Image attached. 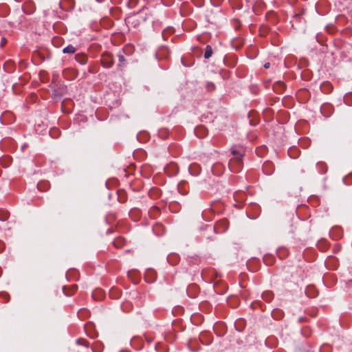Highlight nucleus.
Wrapping results in <instances>:
<instances>
[{"instance_id":"7","label":"nucleus","mask_w":352,"mask_h":352,"mask_svg":"<svg viewBox=\"0 0 352 352\" xmlns=\"http://www.w3.org/2000/svg\"><path fill=\"white\" fill-rule=\"evenodd\" d=\"M195 133L197 137L201 138L206 135L207 130L204 126H199L195 129Z\"/></svg>"},{"instance_id":"21","label":"nucleus","mask_w":352,"mask_h":352,"mask_svg":"<svg viewBox=\"0 0 352 352\" xmlns=\"http://www.w3.org/2000/svg\"><path fill=\"white\" fill-rule=\"evenodd\" d=\"M344 100L346 104L351 106L352 105V94H346L344 98Z\"/></svg>"},{"instance_id":"38","label":"nucleus","mask_w":352,"mask_h":352,"mask_svg":"<svg viewBox=\"0 0 352 352\" xmlns=\"http://www.w3.org/2000/svg\"><path fill=\"white\" fill-rule=\"evenodd\" d=\"M250 124L251 125H255V124H256V122H254L253 120H250Z\"/></svg>"},{"instance_id":"26","label":"nucleus","mask_w":352,"mask_h":352,"mask_svg":"<svg viewBox=\"0 0 352 352\" xmlns=\"http://www.w3.org/2000/svg\"><path fill=\"white\" fill-rule=\"evenodd\" d=\"M76 343L78 344H82V345H84V346L88 347V342L87 340H84V339H81V338L80 339H78L76 340Z\"/></svg>"},{"instance_id":"9","label":"nucleus","mask_w":352,"mask_h":352,"mask_svg":"<svg viewBox=\"0 0 352 352\" xmlns=\"http://www.w3.org/2000/svg\"><path fill=\"white\" fill-rule=\"evenodd\" d=\"M125 239L123 238V237H118V238H116L113 241V245L116 248H122L124 244H125Z\"/></svg>"},{"instance_id":"8","label":"nucleus","mask_w":352,"mask_h":352,"mask_svg":"<svg viewBox=\"0 0 352 352\" xmlns=\"http://www.w3.org/2000/svg\"><path fill=\"white\" fill-rule=\"evenodd\" d=\"M118 200L120 203H125L127 200L126 193L124 190H119L117 192Z\"/></svg>"},{"instance_id":"14","label":"nucleus","mask_w":352,"mask_h":352,"mask_svg":"<svg viewBox=\"0 0 352 352\" xmlns=\"http://www.w3.org/2000/svg\"><path fill=\"white\" fill-rule=\"evenodd\" d=\"M76 49L72 45H69L63 50V52L65 54H74Z\"/></svg>"},{"instance_id":"1","label":"nucleus","mask_w":352,"mask_h":352,"mask_svg":"<svg viewBox=\"0 0 352 352\" xmlns=\"http://www.w3.org/2000/svg\"><path fill=\"white\" fill-rule=\"evenodd\" d=\"M231 153L233 155V157L229 161V168L234 173H239L243 167V154L234 148L231 149Z\"/></svg>"},{"instance_id":"36","label":"nucleus","mask_w":352,"mask_h":352,"mask_svg":"<svg viewBox=\"0 0 352 352\" xmlns=\"http://www.w3.org/2000/svg\"><path fill=\"white\" fill-rule=\"evenodd\" d=\"M55 132L56 133L58 132V130L57 129H52V130H51L50 133L53 136L54 135L53 133H55Z\"/></svg>"},{"instance_id":"34","label":"nucleus","mask_w":352,"mask_h":352,"mask_svg":"<svg viewBox=\"0 0 352 352\" xmlns=\"http://www.w3.org/2000/svg\"><path fill=\"white\" fill-rule=\"evenodd\" d=\"M263 67L265 68V69H268L270 68V63H265L263 65Z\"/></svg>"},{"instance_id":"33","label":"nucleus","mask_w":352,"mask_h":352,"mask_svg":"<svg viewBox=\"0 0 352 352\" xmlns=\"http://www.w3.org/2000/svg\"><path fill=\"white\" fill-rule=\"evenodd\" d=\"M193 344H194V342H190V343L189 344V348L191 349V350H196L194 347H193Z\"/></svg>"},{"instance_id":"35","label":"nucleus","mask_w":352,"mask_h":352,"mask_svg":"<svg viewBox=\"0 0 352 352\" xmlns=\"http://www.w3.org/2000/svg\"><path fill=\"white\" fill-rule=\"evenodd\" d=\"M113 292H114V290H113V289L110 292V295H111V296L112 298H117V296H113Z\"/></svg>"},{"instance_id":"28","label":"nucleus","mask_w":352,"mask_h":352,"mask_svg":"<svg viewBox=\"0 0 352 352\" xmlns=\"http://www.w3.org/2000/svg\"><path fill=\"white\" fill-rule=\"evenodd\" d=\"M118 60H119L118 65L119 66L122 65L125 62V58H124V56L121 55V54L118 55Z\"/></svg>"},{"instance_id":"30","label":"nucleus","mask_w":352,"mask_h":352,"mask_svg":"<svg viewBox=\"0 0 352 352\" xmlns=\"http://www.w3.org/2000/svg\"><path fill=\"white\" fill-rule=\"evenodd\" d=\"M248 3H250V6H254L256 3H259L261 0H246Z\"/></svg>"},{"instance_id":"24","label":"nucleus","mask_w":352,"mask_h":352,"mask_svg":"<svg viewBox=\"0 0 352 352\" xmlns=\"http://www.w3.org/2000/svg\"><path fill=\"white\" fill-rule=\"evenodd\" d=\"M263 261L266 265H270L272 264L274 258L271 256H265Z\"/></svg>"},{"instance_id":"25","label":"nucleus","mask_w":352,"mask_h":352,"mask_svg":"<svg viewBox=\"0 0 352 352\" xmlns=\"http://www.w3.org/2000/svg\"><path fill=\"white\" fill-rule=\"evenodd\" d=\"M131 304L129 302H126L122 304V308L124 311H129L131 309Z\"/></svg>"},{"instance_id":"2","label":"nucleus","mask_w":352,"mask_h":352,"mask_svg":"<svg viewBox=\"0 0 352 352\" xmlns=\"http://www.w3.org/2000/svg\"><path fill=\"white\" fill-rule=\"evenodd\" d=\"M101 63L107 68L112 67L114 63L112 55L109 52L104 53L101 57Z\"/></svg>"},{"instance_id":"20","label":"nucleus","mask_w":352,"mask_h":352,"mask_svg":"<svg viewBox=\"0 0 352 352\" xmlns=\"http://www.w3.org/2000/svg\"><path fill=\"white\" fill-rule=\"evenodd\" d=\"M272 316L276 320H278L279 318H280L283 315V312L278 309L274 310L272 311Z\"/></svg>"},{"instance_id":"12","label":"nucleus","mask_w":352,"mask_h":352,"mask_svg":"<svg viewBox=\"0 0 352 352\" xmlns=\"http://www.w3.org/2000/svg\"><path fill=\"white\" fill-rule=\"evenodd\" d=\"M262 298L266 302H271L274 298V294L271 291H265L262 294Z\"/></svg>"},{"instance_id":"27","label":"nucleus","mask_w":352,"mask_h":352,"mask_svg":"<svg viewBox=\"0 0 352 352\" xmlns=\"http://www.w3.org/2000/svg\"><path fill=\"white\" fill-rule=\"evenodd\" d=\"M206 88L209 91H212L215 89V85L213 82H208Z\"/></svg>"},{"instance_id":"5","label":"nucleus","mask_w":352,"mask_h":352,"mask_svg":"<svg viewBox=\"0 0 352 352\" xmlns=\"http://www.w3.org/2000/svg\"><path fill=\"white\" fill-rule=\"evenodd\" d=\"M188 170L191 175L196 176L199 174L201 171V167L199 164L193 163L190 165Z\"/></svg>"},{"instance_id":"17","label":"nucleus","mask_w":352,"mask_h":352,"mask_svg":"<svg viewBox=\"0 0 352 352\" xmlns=\"http://www.w3.org/2000/svg\"><path fill=\"white\" fill-rule=\"evenodd\" d=\"M9 217V212L6 210H0V220L6 221Z\"/></svg>"},{"instance_id":"11","label":"nucleus","mask_w":352,"mask_h":352,"mask_svg":"<svg viewBox=\"0 0 352 352\" xmlns=\"http://www.w3.org/2000/svg\"><path fill=\"white\" fill-rule=\"evenodd\" d=\"M76 60L81 65H85L87 62V57L84 54H78L75 56Z\"/></svg>"},{"instance_id":"6","label":"nucleus","mask_w":352,"mask_h":352,"mask_svg":"<svg viewBox=\"0 0 352 352\" xmlns=\"http://www.w3.org/2000/svg\"><path fill=\"white\" fill-rule=\"evenodd\" d=\"M263 170L267 175H271L274 170V166L272 162H266L263 166Z\"/></svg>"},{"instance_id":"40","label":"nucleus","mask_w":352,"mask_h":352,"mask_svg":"<svg viewBox=\"0 0 352 352\" xmlns=\"http://www.w3.org/2000/svg\"><path fill=\"white\" fill-rule=\"evenodd\" d=\"M101 292L100 290L96 291V292L93 294V296L94 297L96 293H98V292L99 293V292Z\"/></svg>"},{"instance_id":"39","label":"nucleus","mask_w":352,"mask_h":352,"mask_svg":"<svg viewBox=\"0 0 352 352\" xmlns=\"http://www.w3.org/2000/svg\"><path fill=\"white\" fill-rule=\"evenodd\" d=\"M116 294L113 292V296H116L118 298L120 294H119V292H117V291H116Z\"/></svg>"},{"instance_id":"31","label":"nucleus","mask_w":352,"mask_h":352,"mask_svg":"<svg viewBox=\"0 0 352 352\" xmlns=\"http://www.w3.org/2000/svg\"><path fill=\"white\" fill-rule=\"evenodd\" d=\"M7 43V39L5 37H2L0 42V47H3Z\"/></svg>"},{"instance_id":"41","label":"nucleus","mask_w":352,"mask_h":352,"mask_svg":"<svg viewBox=\"0 0 352 352\" xmlns=\"http://www.w3.org/2000/svg\"><path fill=\"white\" fill-rule=\"evenodd\" d=\"M318 164L320 165V166H325V164L324 163H322V162H319Z\"/></svg>"},{"instance_id":"15","label":"nucleus","mask_w":352,"mask_h":352,"mask_svg":"<svg viewBox=\"0 0 352 352\" xmlns=\"http://www.w3.org/2000/svg\"><path fill=\"white\" fill-rule=\"evenodd\" d=\"M50 186L48 182H41L38 184L37 187L39 190L43 191Z\"/></svg>"},{"instance_id":"42","label":"nucleus","mask_w":352,"mask_h":352,"mask_svg":"<svg viewBox=\"0 0 352 352\" xmlns=\"http://www.w3.org/2000/svg\"><path fill=\"white\" fill-rule=\"evenodd\" d=\"M298 152H293V155L297 157L298 156Z\"/></svg>"},{"instance_id":"23","label":"nucleus","mask_w":352,"mask_h":352,"mask_svg":"<svg viewBox=\"0 0 352 352\" xmlns=\"http://www.w3.org/2000/svg\"><path fill=\"white\" fill-rule=\"evenodd\" d=\"M185 182H180L178 185V190L182 195H186L188 191L184 189Z\"/></svg>"},{"instance_id":"16","label":"nucleus","mask_w":352,"mask_h":352,"mask_svg":"<svg viewBox=\"0 0 352 352\" xmlns=\"http://www.w3.org/2000/svg\"><path fill=\"white\" fill-rule=\"evenodd\" d=\"M212 54V50L210 45H207L206 47L204 58L208 59L211 57Z\"/></svg>"},{"instance_id":"22","label":"nucleus","mask_w":352,"mask_h":352,"mask_svg":"<svg viewBox=\"0 0 352 352\" xmlns=\"http://www.w3.org/2000/svg\"><path fill=\"white\" fill-rule=\"evenodd\" d=\"M0 163L2 166L4 167H7L10 164V157H5L0 160Z\"/></svg>"},{"instance_id":"4","label":"nucleus","mask_w":352,"mask_h":352,"mask_svg":"<svg viewBox=\"0 0 352 352\" xmlns=\"http://www.w3.org/2000/svg\"><path fill=\"white\" fill-rule=\"evenodd\" d=\"M224 170V166L220 162L215 163L212 167V172L213 173L214 175H221L223 173Z\"/></svg>"},{"instance_id":"29","label":"nucleus","mask_w":352,"mask_h":352,"mask_svg":"<svg viewBox=\"0 0 352 352\" xmlns=\"http://www.w3.org/2000/svg\"><path fill=\"white\" fill-rule=\"evenodd\" d=\"M298 149L296 148H290L289 151H288V153H289V155H290L291 157L292 158H296V156L294 155H293V152H298Z\"/></svg>"},{"instance_id":"10","label":"nucleus","mask_w":352,"mask_h":352,"mask_svg":"<svg viewBox=\"0 0 352 352\" xmlns=\"http://www.w3.org/2000/svg\"><path fill=\"white\" fill-rule=\"evenodd\" d=\"M273 89L275 91L280 93L285 89V85L281 81H277L274 83Z\"/></svg>"},{"instance_id":"32","label":"nucleus","mask_w":352,"mask_h":352,"mask_svg":"<svg viewBox=\"0 0 352 352\" xmlns=\"http://www.w3.org/2000/svg\"><path fill=\"white\" fill-rule=\"evenodd\" d=\"M138 17L140 18L139 21H140V20H142V21H146V20L148 19V17H147V16H142V15H140Z\"/></svg>"},{"instance_id":"37","label":"nucleus","mask_w":352,"mask_h":352,"mask_svg":"<svg viewBox=\"0 0 352 352\" xmlns=\"http://www.w3.org/2000/svg\"><path fill=\"white\" fill-rule=\"evenodd\" d=\"M53 76H54V80H53V82H54L55 80V79H56L58 77V75L54 73L53 74Z\"/></svg>"},{"instance_id":"18","label":"nucleus","mask_w":352,"mask_h":352,"mask_svg":"<svg viewBox=\"0 0 352 352\" xmlns=\"http://www.w3.org/2000/svg\"><path fill=\"white\" fill-rule=\"evenodd\" d=\"M4 68L8 72L13 70V62L12 60L7 61L4 65Z\"/></svg>"},{"instance_id":"13","label":"nucleus","mask_w":352,"mask_h":352,"mask_svg":"<svg viewBox=\"0 0 352 352\" xmlns=\"http://www.w3.org/2000/svg\"><path fill=\"white\" fill-rule=\"evenodd\" d=\"M320 89L322 91L327 94L332 89V85L329 82H324L321 85Z\"/></svg>"},{"instance_id":"3","label":"nucleus","mask_w":352,"mask_h":352,"mask_svg":"<svg viewBox=\"0 0 352 352\" xmlns=\"http://www.w3.org/2000/svg\"><path fill=\"white\" fill-rule=\"evenodd\" d=\"M63 76L69 80H74L77 77L78 72L74 69H65L63 72Z\"/></svg>"},{"instance_id":"19","label":"nucleus","mask_w":352,"mask_h":352,"mask_svg":"<svg viewBox=\"0 0 352 352\" xmlns=\"http://www.w3.org/2000/svg\"><path fill=\"white\" fill-rule=\"evenodd\" d=\"M78 289V286L76 285H74L71 287V292L66 291L65 287H63V291L66 296H72Z\"/></svg>"}]
</instances>
